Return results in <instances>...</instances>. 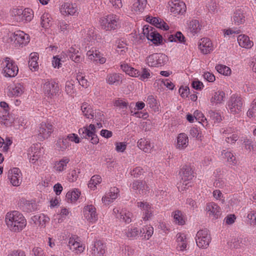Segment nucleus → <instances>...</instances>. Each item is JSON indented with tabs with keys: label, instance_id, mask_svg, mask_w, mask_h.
<instances>
[{
	"label": "nucleus",
	"instance_id": "obj_1",
	"mask_svg": "<svg viewBox=\"0 0 256 256\" xmlns=\"http://www.w3.org/2000/svg\"><path fill=\"white\" fill-rule=\"evenodd\" d=\"M5 222L9 229L14 232L22 230L26 224L23 215L18 211L8 212L6 216Z\"/></svg>",
	"mask_w": 256,
	"mask_h": 256
},
{
	"label": "nucleus",
	"instance_id": "obj_2",
	"mask_svg": "<svg viewBox=\"0 0 256 256\" xmlns=\"http://www.w3.org/2000/svg\"><path fill=\"white\" fill-rule=\"evenodd\" d=\"M100 121H97L96 126L94 124H90L88 126H84L78 130L79 134L82 138H87L90 140L93 144H97L99 142L98 136L96 134V128H102V124Z\"/></svg>",
	"mask_w": 256,
	"mask_h": 256
},
{
	"label": "nucleus",
	"instance_id": "obj_3",
	"mask_svg": "<svg viewBox=\"0 0 256 256\" xmlns=\"http://www.w3.org/2000/svg\"><path fill=\"white\" fill-rule=\"evenodd\" d=\"M121 68L126 74L133 77L140 76V80L144 81L150 78V70L146 68H142V72L136 69L131 67L127 64H122L120 65Z\"/></svg>",
	"mask_w": 256,
	"mask_h": 256
},
{
	"label": "nucleus",
	"instance_id": "obj_4",
	"mask_svg": "<svg viewBox=\"0 0 256 256\" xmlns=\"http://www.w3.org/2000/svg\"><path fill=\"white\" fill-rule=\"evenodd\" d=\"M100 23L103 29L106 30H111L120 27L121 20L118 16L111 14L102 19Z\"/></svg>",
	"mask_w": 256,
	"mask_h": 256
},
{
	"label": "nucleus",
	"instance_id": "obj_5",
	"mask_svg": "<svg viewBox=\"0 0 256 256\" xmlns=\"http://www.w3.org/2000/svg\"><path fill=\"white\" fill-rule=\"evenodd\" d=\"M180 174L182 178L180 183L182 184L181 189L182 190L192 186L191 180L194 178L193 171L190 166H184L181 169Z\"/></svg>",
	"mask_w": 256,
	"mask_h": 256
},
{
	"label": "nucleus",
	"instance_id": "obj_6",
	"mask_svg": "<svg viewBox=\"0 0 256 256\" xmlns=\"http://www.w3.org/2000/svg\"><path fill=\"white\" fill-rule=\"evenodd\" d=\"M242 98L237 94H232L228 102L227 108L231 114H238L242 111Z\"/></svg>",
	"mask_w": 256,
	"mask_h": 256
},
{
	"label": "nucleus",
	"instance_id": "obj_7",
	"mask_svg": "<svg viewBox=\"0 0 256 256\" xmlns=\"http://www.w3.org/2000/svg\"><path fill=\"white\" fill-rule=\"evenodd\" d=\"M211 241V237L208 230L206 229L198 232L196 237L197 246L202 248H206Z\"/></svg>",
	"mask_w": 256,
	"mask_h": 256
},
{
	"label": "nucleus",
	"instance_id": "obj_8",
	"mask_svg": "<svg viewBox=\"0 0 256 256\" xmlns=\"http://www.w3.org/2000/svg\"><path fill=\"white\" fill-rule=\"evenodd\" d=\"M42 84V90L48 97L52 98L58 92V84L54 80H44Z\"/></svg>",
	"mask_w": 256,
	"mask_h": 256
},
{
	"label": "nucleus",
	"instance_id": "obj_9",
	"mask_svg": "<svg viewBox=\"0 0 256 256\" xmlns=\"http://www.w3.org/2000/svg\"><path fill=\"white\" fill-rule=\"evenodd\" d=\"M3 64L4 66L3 72L5 76L12 78L16 76L18 68L14 62L10 60V58H6Z\"/></svg>",
	"mask_w": 256,
	"mask_h": 256
},
{
	"label": "nucleus",
	"instance_id": "obj_10",
	"mask_svg": "<svg viewBox=\"0 0 256 256\" xmlns=\"http://www.w3.org/2000/svg\"><path fill=\"white\" fill-rule=\"evenodd\" d=\"M52 128V124L42 122L40 124L36 135L38 140L43 141L48 138L53 132Z\"/></svg>",
	"mask_w": 256,
	"mask_h": 256
},
{
	"label": "nucleus",
	"instance_id": "obj_11",
	"mask_svg": "<svg viewBox=\"0 0 256 256\" xmlns=\"http://www.w3.org/2000/svg\"><path fill=\"white\" fill-rule=\"evenodd\" d=\"M12 40H14L17 46H23L26 44L30 40L29 36L21 30H18L12 34L10 37Z\"/></svg>",
	"mask_w": 256,
	"mask_h": 256
},
{
	"label": "nucleus",
	"instance_id": "obj_12",
	"mask_svg": "<svg viewBox=\"0 0 256 256\" xmlns=\"http://www.w3.org/2000/svg\"><path fill=\"white\" fill-rule=\"evenodd\" d=\"M166 56L162 54H154L146 58V62L150 66L158 67L164 64Z\"/></svg>",
	"mask_w": 256,
	"mask_h": 256
},
{
	"label": "nucleus",
	"instance_id": "obj_13",
	"mask_svg": "<svg viewBox=\"0 0 256 256\" xmlns=\"http://www.w3.org/2000/svg\"><path fill=\"white\" fill-rule=\"evenodd\" d=\"M9 96H20L25 91V88L22 83L16 82L9 86L8 88Z\"/></svg>",
	"mask_w": 256,
	"mask_h": 256
},
{
	"label": "nucleus",
	"instance_id": "obj_14",
	"mask_svg": "<svg viewBox=\"0 0 256 256\" xmlns=\"http://www.w3.org/2000/svg\"><path fill=\"white\" fill-rule=\"evenodd\" d=\"M138 208L143 212V219L144 220H150L153 216V210L151 205L147 202H139L136 204Z\"/></svg>",
	"mask_w": 256,
	"mask_h": 256
},
{
	"label": "nucleus",
	"instance_id": "obj_15",
	"mask_svg": "<svg viewBox=\"0 0 256 256\" xmlns=\"http://www.w3.org/2000/svg\"><path fill=\"white\" fill-rule=\"evenodd\" d=\"M22 173L18 168H14L10 170L8 176L11 184L15 186H20L22 182Z\"/></svg>",
	"mask_w": 256,
	"mask_h": 256
},
{
	"label": "nucleus",
	"instance_id": "obj_16",
	"mask_svg": "<svg viewBox=\"0 0 256 256\" xmlns=\"http://www.w3.org/2000/svg\"><path fill=\"white\" fill-rule=\"evenodd\" d=\"M78 10L76 4L64 2L60 8V13L64 16H74Z\"/></svg>",
	"mask_w": 256,
	"mask_h": 256
},
{
	"label": "nucleus",
	"instance_id": "obj_17",
	"mask_svg": "<svg viewBox=\"0 0 256 256\" xmlns=\"http://www.w3.org/2000/svg\"><path fill=\"white\" fill-rule=\"evenodd\" d=\"M83 212L84 217L90 222H95L98 220L96 208L93 205L85 206Z\"/></svg>",
	"mask_w": 256,
	"mask_h": 256
},
{
	"label": "nucleus",
	"instance_id": "obj_18",
	"mask_svg": "<svg viewBox=\"0 0 256 256\" xmlns=\"http://www.w3.org/2000/svg\"><path fill=\"white\" fill-rule=\"evenodd\" d=\"M113 212L116 218L122 220L126 223L129 224L132 221V213L124 208H114Z\"/></svg>",
	"mask_w": 256,
	"mask_h": 256
},
{
	"label": "nucleus",
	"instance_id": "obj_19",
	"mask_svg": "<svg viewBox=\"0 0 256 256\" xmlns=\"http://www.w3.org/2000/svg\"><path fill=\"white\" fill-rule=\"evenodd\" d=\"M105 246L100 240L94 242L90 247V255L92 256H103L105 254Z\"/></svg>",
	"mask_w": 256,
	"mask_h": 256
},
{
	"label": "nucleus",
	"instance_id": "obj_20",
	"mask_svg": "<svg viewBox=\"0 0 256 256\" xmlns=\"http://www.w3.org/2000/svg\"><path fill=\"white\" fill-rule=\"evenodd\" d=\"M66 55L71 60L76 63H80L84 60V57L81 55L80 48L76 46L70 48L67 52Z\"/></svg>",
	"mask_w": 256,
	"mask_h": 256
},
{
	"label": "nucleus",
	"instance_id": "obj_21",
	"mask_svg": "<svg viewBox=\"0 0 256 256\" xmlns=\"http://www.w3.org/2000/svg\"><path fill=\"white\" fill-rule=\"evenodd\" d=\"M170 10L174 14H182L186 12L185 4L178 0H175L169 3Z\"/></svg>",
	"mask_w": 256,
	"mask_h": 256
},
{
	"label": "nucleus",
	"instance_id": "obj_22",
	"mask_svg": "<svg viewBox=\"0 0 256 256\" xmlns=\"http://www.w3.org/2000/svg\"><path fill=\"white\" fill-rule=\"evenodd\" d=\"M198 48L204 54H208L212 50V44L208 38H202L198 42Z\"/></svg>",
	"mask_w": 256,
	"mask_h": 256
},
{
	"label": "nucleus",
	"instance_id": "obj_23",
	"mask_svg": "<svg viewBox=\"0 0 256 256\" xmlns=\"http://www.w3.org/2000/svg\"><path fill=\"white\" fill-rule=\"evenodd\" d=\"M206 210L210 216H214L215 218H218L221 214L220 207L213 202L206 204Z\"/></svg>",
	"mask_w": 256,
	"mask_h": 256
},
{
	"label": "nucleus",
	"instance_id": "obj_24",
	"mask_svg": "<svg viewBox=\"0 0 256 256\" xmlns=\"http://www.w3.org/2000/svg\"><path fill=\"white\" fill-rule=\"evenodd\" d=\"M20 206L24 212H33L37 209V205L34 202L28 201L24 199L20 200Z\"/></svg>",
	"mask_w": 256,
	"mask_h": 256
},
{
	"label": "nucleus",
	"instance_id": "obj_25",
	"mask_svg": "<svg viewBox=\"0 0 256 256\" xmlns=\"http://www.w3.org/2000/svg\"><path fill=\"white\" fill-rule=\"evenodd\" d=\"M132 188L134 190H138L140 194H145L149 190L148 186L146 182L140 180H135L132 184Z\"/></svg>",
	"mask_w": 256,
	"mask_h": 256
},
{
	"label": "nucleus",
	"instance_id": "obj_26",
	"mask_svg": "<svg viewBox=\"0 0 256 256\" xmlns=\"http://www.w3.org/2000/svg\"><path fill=\"white\" fill-rule=\"evenodd\" d=\"M86 55L90 60H93L96 62L103 64L106 62V58L102 56L101 54L98 50H89L87 52Z\"/></svg>",
	"mask_w": 256,
	"mask_h": 256
},
{
	"label": "nucleus",
	"instance_id": "obj_27",
	"mask_svg": "<svg viewBox=\"0 0 256 256\" xmlns=\"http://www.w3.org/2000/svg\"><path fill=\"white\" fill-rule=\"evenodd\" d=\"M177 246L176 250L178 252H184L186 250L187 241L184 234L178 233L176 235Z\"/></svg>",
	"mask_w": 256,
	"mask_h": 256
},
{
	"label": "nucleus",
	"instance_id": "obj_28",
	"mask_svg": "<svg viewBox=\"0 0 256 256\" xmlns=\"http://www.w3.org/2000/svg\"><path fill=\"white\" fill-rule=\"evenodd\" d=\"M138 146L145 152H150L154 148L153 144L150 143V140L146 138H140L138 142Z\"/></svg>",
	"mask_w": 256,
	"mask_h": 256
},
{
	"label": "nucleus",
	"instance_id": "obj_29",
	"mask_svg": "<svg viewBox=\"0 0 256 256\" xmlns=\"http://www.w3.org/2000/svg\"><path fill=\"white\" fill-rule=\"evenodd\" d=\"M188 144V138L184 133L180 134L177 137L176 148L183 150L187 147Z\"/></svg>",
	"mask_w": 256,
	"mask_h": 256
},
{
	"label": "nucleus",
	"instance_id": "obj_30",
	"mask_svg": "<svg viewBox=\"0 0 256 256\" xmlns=\"http://www.w3.org/2000/svg\"><path fill=\"white\" fill-rule=\"evenodd\" d=\"M232 20L236 25H240L244 23L245 22V16L244 10L240 8L236 10L234 14Z\"/></svg>",
	"mask_w": 256,
	"mask_h": 256
},
{
	"label": "nucleus",
	"instance_id": "obj_31",
	"mask_svg": "<svg viewBox=\"0 0 256 256\" xmlns=\"http://www.w3.org/2000/svg\"><path fill=\"white\" fill-rule=\"evenodd\" d=\"M83 115L87 118H94V112L92 106L87 102H84L81 106Z\"/></svg>",
	"mask_w": 256,
	"mask_h": 256
},
{
	"label": "nucleus",
	"instance_id": "obj_32",
	"mask_svg": "<svg viewBox=\"0 0 256 256\" xmlns=\"http://www.w3.org/2000/svg\"><path fill=\"white\" fill-rule=\"evenodd\" d=\"M221 154L222 158L230 164L233 166L236 164L237 162L236 158L231 152L226 150H222L221 152Z\"/></svg>",
	"mask_w": 256,
	"mask_h": 256
},
{
	"label": "nucleus",
	"instance_id": "obj_33",
	"mask_svg": "<svg viewBox=\"0 0 256 256\" xmlns=\"http://www.w3.org/2000/svg\"><path fill=\"white\" fill-rule=\"evenodd\" d=\"M238 42L241 47L246 48H250L253 46V42L250 40L249 37L244 34L238 36Z\"/></svg>",
	"mask_w": 256,
	"mask_h": 256
},
{
	"label": "nucleus",
	"instance_id": "obj_34",
	"mask_svg": "<svg viewBox=\"0 0 256 256\" xmlns=\"http://www.w3.org/2000/svg\"><path fill=\"white\" fill-rule=\"evenodd\" d=\"M38 55L36 52H32L30 55V60L28 62L29 68L32 70L36 71L38 68Z\"/></svg>",
	"mask_w": 256,
	"mask_h": 256
},
{
	"label": "nucleus",
	"instance_id": "obj_35",
	"mask_svg": "<svg viewBox=\"0 0 256 256\" xmlns=\"http://www.w3.org/2000/svg\"><path fill=\"white\" fill-rule=\"evenodd\" d=\"M147 4V0H135L132 6V10L136 12H142Z\"/></svg>",
	"mask_w": 256,
	"mask_h": 256
},
{
	"label": "nucleus",
	"instance_id": "obj_36",
	"mask_svg": "<svg viewBox=\"0 0 256 256\" xmlns=\"http://www.w3.org/2000/svg\"><path fill=\"white\" fill-rule=\"evenodd\" d=\"M122 78L116 73L110 74L107 75L106 82L109 84H118L120 82L122 81Z\"/></svg>",
	"mask_w": 256,
	"mask_h": 256
},
{
	"label": "nucleus",
	"instance_id": "obj_37",
	"mask_svg": "<svg viewBox=\"0 0 256 256\" xmlns=\"http://www.w3.org/2000/svg\"><path fill=\"white\" fill-rule=\"evenodd\" d=\"M44 148H41L38 144H33L28 150V156H31L32 155L37 154L42 156L44 154Z\"/></svg>",
	"mask_w": 256,
	"mask_h": 256
},
{
	"label": "nucleus",
	"instance_id": "obj_38",
	"mask_svg": "<svg viewBox=\"0 0 256 256\" xmlns=\"http://www.w3.org/2000/svg\"><path fill=\"white\" fill-rule=\"evenodd\" d=\"M174 222L179 224L184 225L186 223V218L182 212L179 210H176L173 212Z\"/></svg>",
	"mask_w": 256,
	"mask_h": 256
},
{
	"label": "nucleus",
	"instance_id": "obj_39",
	"mask_svg": "<svg viewBox=\"0 0 256 256\" xmlns=\"http://www.w3.org/2000/svg\"><path fill=\"white\" fill-rule=\"evenodd\" d=\"M70 162V159L64 158L55 163L54 168L58 172H62L66 169L67 164Z\"/></svg>",
	"mask_w": 256,
	"mask_h": 256
},
{
	"label": "nucleus",
	"instance_id": "obj_40",
	"mask_svg": "<svg viewBox=\"0 0 256 256\" xmlns=\"http://www.w3.org/2000/svg\"><path fill=\"white\" fill-rule=\"evenodd\" d=\"M56 148L62 151L65 150L70 146V143L68 138H60L57 140Z\"/></svg>",
	"mask_w": 256,
	"mask_h": 256
},
{
	"label": "nucleus",
	"instance_id": "obj_41",
	"mask_svg": "<svg viewBox=\"0 0 256 256\" xmlns=\"http://www.w3.org/2000/svg\"><path fill=\"white\" fill-rule=\"evenodd\" d=\"M225 98V93L222 91L218 90L216 92L214 96H212L210 99V102L212 103L216 104H221L224 101V99Z\"/></svg>",
	"mask_w": 256,
	"mask_h": 256
},
{
	"label": "nucleus",
	"instance_id": "obj_42",
	"mask_svg": "<svg viewBox=\"0 0 256 256\" xmlns=\"http://www.w3.org/2000/svg\"><path fill=\"white\" fill-rule=\"evenodd\" d=\"M147 39L152 41L155 44H158L162 43V38L158 33L153 30L151 32L150 35L148 36Z\"/></svg>",
	"mask_w": 256,
	"mask_h": 256
},
{
	"label": "nucleus",
	"instance_id": "obj_43",
	"mask_svg": "<svg viewBox=\"0 0 256 256\" xmlns=\"http://www.w3.org/2000/svg\"><path fill=\"white\" fill-rule=\"evenodd\" d=\"M153 232L154 228L150 226H145L140 231V234H142L141 236L145 240H148L153 234Z\"/></svg>",
	"mask_w": 256,
	"mask_h": 256
},
{
	"label": "nucleus",
	"instance_id": "obj_44",
	"mask_svg": "<svg viewBox=\"0 0 256 256\" xmlns=\"http://www.w3.org/2000/svg\"><path fill=\"white\" fill-rule=\"evenodd\" d=\"M188 26L189 30L193 34L197 33L200 30L199 22L196 20L190 21Z\"/></svg>",
	"mask_w": 256,
	"mask_h": 256
},
{
	"label": "nucleus",
	"instance_id": "obj_45",
	"mask_svg": "<svg viewBox=\"0 0 256 256\" xmlns=\"http://www.w3.org/2000/svg\"><path fill=\"white\" fill-rule=\"evenodd\" d=\"M101 182V177L99 175H94L92 176L88 184V186L92 190H94L96 185Z\"/></svg>",
	"mask_w": 256,
	"mask_h": 256
},
{
	"label": "nucleus",
	"instance_id": "obj_46",
	"mask_svg": "<svg viewBox=\"0 0 256 256\" xmlns=\"http://www.w3.org/2000/svg\"><path fill=\"white\" fill-rule=\"evenodd\" d=\"M33 18L32 10L30 8H26L22 10L20 20L22 21L30 22Z\"/></svg>",
	"mask_w": 256,
	"mask_h": 256
},
{
	"label": "nucleus",
	"instance_id": "obj_47",
	"mask_svg": "<svg viewBox=\"0 0 256 256\" xmlns=\"http://www.w3.org/2000/svg\"><path fill=\"white\" fill-rule=\"evenodd\" d=\"M51 19V16L48 14H44L41 16V25L42 27L44 28H48L50 26V22Z\"/></svg>",
	"mask_w": 256,
	"mask_h": 256
},
{
	"label": "nucleus",
	"instance_id": "obj_48",
	"mask_svg": "<svg viewBox=\"0 0 256 256\" xmlns=\"http://www.w3.org/2000/svg\"><path fill=\"white\" fill-rule=\"evenodd\" d=\"M185 38L180 32H177L174 35L170 34L168 38V40L170 42H184Z\"/></svg>",
	"mask_w": 256,
	"mask_h": 256
},
{
	"label": "nucleus",
	"instance_id": "obj_49",
	"mask_svg": "<svg viewBox=\"0 0 256 256\" xmlns=\"http://www.w3.org/2000/svg\"><path fill=\"white\" fill-rule=\"evenodd\" d=\"M80 194V192L78 190H74L70 192H68L66 194V198L70 200L71 202H74L77 200Z\"/></svg>",
	"mask_w": 256,
	"mask_h": 256
},
{
	"label": "nucleus",
	"instance_id": "obj_50",
	"mask_svg": "<svg viewBox=\"0 0 256 256\" xmlns=\"http://www.w3.org/2000/svg\"><path fill=\"white\" fill-rule=\"evenodd\" d=\"M216 70L220 74H222L225 76H228L231 74L230 68L222 64H218L216 66Z\"/></svg>",
	"mask_w": 256,
	"mask_h": 256
},
{
	"label": "nucleus",
	"instance_id": "obj_51",
	"mask_svg": "<svg viewBox=\"0 0 256 256\" xmlns=\"http://www.w3.org/2000/svg\"><path fill=\"white\" fill-rule=\"evenodd\" d=\"M247 116L253 118L256 120V98L252 102L250 108L247 112Z\"/></svg>",
	"mask_w": 256,
	"mask_h": 256
},
{
	"label": "nucleus",
	"instance_id": "obj_52",
	"mask_svg": "<svg viewBox=\"0 0 256 256\" xmlns=\"http://www.w3.org/2000/svg\"><path fill=\"white\" fill-rule=\"evenodd\" d=\"M74 82L73 80L67 81L66 84V92L70 96L74 94L76 90L74 88Z\"/></svg>",
	"mask_w": 256,
	"mask_h": 256
},
{
	"label": "nucleus",
	"instance_id": "obj_53",
	"mask_svg": "<svg viewBox=\"0 0 256 256\" xmlns=\"http://www.w3.org/2000/svg\"><path fill=\"white\" fill-rule=\"evenodd\" d=\"M140 234V232L136 228H128L127 231L126 232V236L130 238H134Z\"/></svg>",
	"mask_w": 256,
	"mask_h": 256
},
{
	"label": "nucleus",
	"instance_id": "obj_54",
	"mask_svg": "<svg viewBox=\"0 0 256 256\" xmlns=\"http://www.w3.org/2000/svg\"><path fill=\"white\" fill-rule=\"evenodd\" d=\"M58 26L60 32H68L70 30V25L65 20H58Z\"/></svg>",
	"mask_w": 256,
	"mask_h": 256
},
{
	"label": "nucleus",
	"instance_id": "obj_55",
	"mask_svg": "<svg viewBox=\"0 0 256 256\" xmlns=\"http://www.w3.org/2000/svg\"><path fill=\"white\" fill-rule=\"evenodd\" d=\"M114 105L120 108L124 109L127 108L128 103L122 99L118 98L114 101Z\"/></svg>",
	"mask_w": 256,
	"mask_h": 256
},
{
	"label": "nucleus",
	"instance_id": "obj_56",
	"mask_svg": "<svg viewBox=\"0 0 256 256\" xmlns=\"http://www.w3.org/2000/svg\"><path fill=\"white\" fill-rule=\"evenodd\" d=\"M76 80H78L80 85L82 87L86 88L89 86V82L86 80L82 74H78L76 76Z\"/></svg>",
	"mask_w": 256,
	"mask_h": 256
},
{
	"label": "nucleus",
	"instance_id": "obj_57",
	"mask_svg": "<svg viewBox=\"0 0 256 256\" xmlns=\"http://www.w3.org/2000/svg\"><path fill=\"white\" fill-rule=\"evenodd\" d=\"M118 192V189L117 188L114 187L110 188V192L106 194L112 200H114L117 198Z\"/></svg>",
	"mask_w": 256,
	"mask_h": 256
},
{
	"label": "nucleus",
	"instance_id": "obj_58",
	"mask_svg": "<svg viewBox=\"0 0 256 256\" xmlns=\"http://www.w3.org/2000/svg\"><path fill=\"white\" fill-rule=\"evenodd\" d=\"M78 240L76 242L74 245L73 246V248H71V250L73 251H75L77 254H80L82 252H84V246H83L82 244H80V242H78Z\"/></svg>",
	"mask_w": 256,
	"mask_h": 256
},
{
	"label": "nucleus",
	"instance_id": "obj_59",
	"mask_svg": "<svg viewBox=\"0 0 256 256\" xmlns=\"http://www.w3.org/2000/svg\"><path fill=\"white\" fill-rule=\"evenodd\" d=\"M134 254V249L130 246H125L122 250V256H132Z\"/></svg>",
	"mask_w": 256,
	"mask_h": 256
},
{
	"label": "nucleus",
	"instance_id": "obj_60",
	"mask_svg": "<svg viewBox=\"0 0 256 256\" xmlns=\"http://www.w3.org/2000/svg\"><path fill=\"white\" fill-rule=\"evenodd\" d=\"M243 144H244V148L246 150L250 152L254 149L253 142L251 140L245 138L244 139Z\"/></svg>",
	"mask_w": 256,
	"mask_h": 256
},
{
	"label": "nucleus",
	"instance_id": "obj_61",
	"mask_svg": "<svg viewBox=\"0 0 256 256\" xmlns=\"http://www.w3.org/2000/svg\"><path fill=\"white\" fill-rule=\"evenodd\" d=\"M144 172V170L142 168L138 166L134 168L132 172V175L135 178H138Z\"/></svg>",
	"mask_w": 256,
	"mask_h": 256
},
{
	"label": "nucleus",
	"instance_id": "obj_62",
	"mask_svg": "<svg viewBox=\"0 0 256 256\" xmlns=\"http://www.w3.org/2000/svg\"><path fill=\"white\" fill-rule=\"evenodd\" d=\"M7 256H26L24 251L21 250H13Z\"/></svg>",
	"mask_w": 256,
	"mask_h": 256
},
{
	"label": "nucleus",
	"instance_id": "obj_63",
	"mask_svg": "<svg viewBox=\"0 0 256 256\" xmlns=\"http://www.w3.org/2000/svg\"><path fill=\"white\" fill-rule=\"evenodd\" d=\"M32 254L34 256H45L44 250L40 247H34L32 250Z\"/></svg>",
	"mask_w": 256,
	"mask_h": 256
},
{
	"label": "nucleus",
	"instance_id": "obj_64",
	"mask_svg": "<svg viewBox=\"0 0 256 256\" xmlns=\"http://www.w3.org/2000/svg\"><path fill=\"white\" fill-rule=\"evenodd\" d=\"M146 102L150 108H154L156 106V100L152 96H149L147 98Z\"/></svg>",
	"mask_w": 256,
	"mask_h": 256
}]
</instances>
